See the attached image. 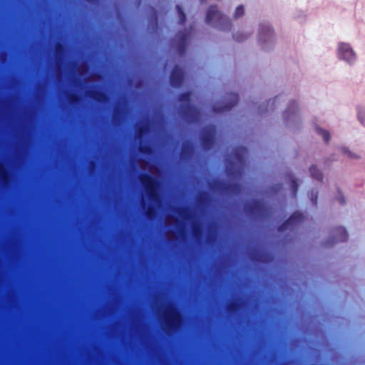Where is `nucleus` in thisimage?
<instances>
[{
	"instance_id": "nucleus-17",
	"label": "nucleus",
	"mask_w": 365,
	"mask_h": 365,
	"mask_svg": "<svg viewBox=\"0 0 365 365\" xmlns=\"http://www.w3.org/2000/svg\"><path fill=\"white\" fill-rule=\"evenodd\" d=\"M192 234L197 240H201L202 238L203 231L200 223L195 222L192 224Z\"/></svg>"
},
{
	"instance_id": "nucleus-7",
	"label": "nucleus",
	"mask_w": 365,
	"mask_h": 365,
	"mask_svg": "<svg viewBox=\"0 0 365 365\" xmlns=\"http://www.w3.org/2000/svg\"><path fill=\"white\" fill-rule=\"evenodd\" d=\"M215 128L213 126L205 127L202 130L201 143L205 150H209L214 144Z\"/></svg>"
},
{
	"instance_id": "nucleus-33",
	"label": "nucleus",
	"mask_w": 365,
	"mask_h": 365,
	"mask_svg": "<svg viewBox=\"0 0 365 365\" xmlns=\"http://www.w3.org/2000/svg\"><path fill=\"white\" fill-rule=\"evenodd\" d=\"M208 199V194L206 192H203L200 194L198 198V201L200 203H205Z\"/></svg>"
},
{
	"instance_id": "nucleus-25",
	"label": "nucleus",
	"mask_w": 365,
	"mask_h": 365,
	"mask_svg": "<svg viewBox=\"0 0 365 365\" xmlns=\"http://www.w3.org/2000/svg\"><path fill=\"white\" fill-rule=\"evenodd\" d=\"M241 304L239 302H232L227 306V310L231 313H235L240 310Z\"/></svg>"
},
{
	"instance_id": "nucleus-18",
	"label": "nucleus",
	"mask_w": 365,
	"mask_h": 365,
	"mask_svg": "<svg viewBox=\"0 0 365 365\" xmlns=\"http://www.w3.org/2000/svg\"><path fill=\"white\" fill-rule=\"evenodd\" d=\"M288 177L290 178V189H291V195L293 197H295L297 194L299 184L297 182V180L294 178L292 174H290L288 175Z\"/></svg>"
},
{
	"instance_id": "nucleus-26",
	"label": "nucleus",
	"mask_w": 365,
	"mask_h": 365,
	"mask_svg": "<svg viewBox=\"0 0 365 365\" xmlns=\"http://www.w3.org/2000/svg\"><path fill=\"white\" fill-rule=\"evenodd\" d=\"M357 116L361 123L365 126V108L362 107L357 108Z\"/></svg>"
},
{
	"instance_id": "nucleus-34",
	"label": "nucleus",
	"mask_w": 365,
	"mask_h": 365,
	"mask_svg": "<svg viewBox=\"0 0 365 365\" xmlns=\"http://www.w3.org/2000/svg\"><path fill=\"white\" fill-rule=\"evenodd\" d=\"M139 150L144 154H150L151 153V148L148 145H140Z\"/></svg>"
},
{
	"instance_id": "nucleus-19",
	"label": "nucleus",
	"mask_w": 365,
	"mask_h": 365,
	"mask_svg": "<svg viewBox=\"0 0 365 365\" xmlns=\"http://www.w3.org/2000/svg\"><path fill=\"white\" fill-rule=\"evenodd\" d=\"M309 172H310L311 176L313 178H314L319 181L322 180V179H323L322 173L319 169H318V168L316 165H312L309 168Z\"/></svg>"
},
{
	"instance_id": "nucleus-14",
	"label": "nucleus",
	"mask_w": 365,
	"mask_h": 365,
	"mask_svg": "<svg viewBox=\"0 0 365 365\" xmlns=\"http://www.w3.org/2000/svg\"><path fill=\"white\" fill-rule=\"evenodd\" d=\"M232 187H238L236 184H230V183H226L221 180H215L212 182V185H210V187L214 190H229Z\"/></svg>"
},
{
	"instance_id": "nucleus-35",
	"label": "nucleus",
	"mask_w": 365,
	"mask_h": 365,
	"mask_svg": "<svg viewBox=\"0 0 365 365\" xmlns=\"http://www.w3.org/2000/svg\"><path fill=\"white\" fill-rule=\"evenodd\" d=\"M342 150L344 153L347 154V155L351 158H359V156L357 155H354L351 153L347 148H342Z\"/></svg>"
},
{
	"instance_id": "nucleus-11",
	"label": "nucleus",
	"mask_w": 365,
	"mask_h": 365,
	"mask_svg": "<svg viewBox=\"0 0 365 365\" xmlns=\"http://www.w3.org/2000/svg\"><path fill=\"white\" fill-rule=\"evenodd\" d=\"M334 236L331 242H345L348 240L349 235L343 227H337L334 230Z\"/></svg>"
},
{
	"instance_id": "nucleus-31",
	"label": "nucleus",
	"mask_w": 365,
	"mask_h": 365,
	"mask_svg": "<svg viewBox=\"0 0 365 365\" xmlns=\"http://www.w3.org/2000/svg\"><path fill=\"white\" fill-rule=\"evenodd\" d=\"M233 38L238 42H242L247 38V36L244 34L237 33L233 35Z\"/></svg>"
},
{
	"instance_id": "nucleus-1",
	"label": "nucleus",
	"mask_w": 365,
	"mask_h": 365,
	"mask_svg": "<svg viewBox=\"0 0 365 365\" xmlns=\"http://www.w3.org/2000/svg\"><path fill=\"white\" fill-rule=\"evenodd\" d=\"M140 181L143 186L150 202L158 203L161 200L158 192L159 181L153 175L148 173H143L140 175Z\"/></svg>"
},
{
	"instance_id": "nucleus-27",
	"label": "nucleus",
	"mask_w": 365,
	"mask_h": 365,
	"mask_svg": "<svg viewBox=\"0 0 365 365\" xmlns=\"http://www.w3.org/2000/svg\"><path fill=\"white\" fill-rule=\"evenodd\" d=\"M245 14L244 6L242 5H239L233 14L234 19H239L242 17Z\"/></svg>"
},
{
	"instance_id": "nucleus-29",
	"label": "nucleus",
	"mask_w": 365,
	"mask_h": 365,
	"mask_svg": "<svg viewBox=\"0 0 365 365\" xmlns=\"http://www.w3.org/2000/svg\"><path fill=\"white\" fill-rule=\"evenodd\" d=\"M68 101H69L70 103L76 105V104H78L81 101V98L76 93H71L68 96Z\"/></svg>"
},
{
	"instance_id": "nucleus-10",
	"label": "nucleus",
	"mask_w": 365,
	"mask_h": 365,
	"mask_svg": "<svg viewBox=\"0 0 365 365\" xmlns=\"http://www.w3.org/2000/svg\"><path fill=\"white\" fill-rule=\"evenodd\" d=\"M264 210V207L263 203L258 200H255L253 202L245 206L246 212L252 216L261 215Z\"/></svg>"
},
{
	"instance_id": "nucleus-9",
	"label": "nucleus",
	"mask_w": 365,
	"mask_h": 365,
	"mask_svg": "<svg viewBox=\"0 0 365 365\" xmlns=\"http://www.w3.org/2000/svg\"><path fill=\"white\" fill-rule=\"evenodd\" d=\"M229 102L225 103L222 106L214 108L216 112H227L230 111L233 107H235L239 101V96L235 93H230L228 94Z\"/></svg>"
},
{
	"instance_id": "nucleus-38",
	"label": "nucleus",
	"mask_w": 365,
	"mask_h": 365,
	"mask_svg": "<svg viewBox=\"0 0 365 365\" xmlns=\"http://www.w3.org/2000/svg\"><path fill=\"white\" fill-rule=\"evenodd\" d=\"M312 201L313 205H317V193H315L314 195L312 194Z\"/></svg>"
},
{
	"instance_id": "nucleus-5",
	"label": "nucleus",
	"mask_w": 365,
	"mask_h": 365,
	"mask_svg": "<svg viewBox=\"0 0 365 365\" xmlns=\"http://www.w3.org/2000/svg\"><path fill=\"white\" fill-rule=\"evenodd\" d=\"M303 220L304 215L299 211H296L294 213H292L287 220H286L278 227V231L282 232L286 231L287 230H292L293 228L301 224L303 222Z\"/></svg>"
},
{
	"instance_id": "nucleus-20",
	"label": "nucleus",
	"mask_w": 365,
	"mask_h": 365,
	"mask_svg": "<svg viewBox=\"0 0 365 365\" xmlns=\"http://www.w3.org/2000/svg\"><path fill=\"white\" fill-rule=\"evenodd\" d=\"M66 47L65 45L61 42H58L56 45V53L57 58L60 60L62 56L65 54Z\"/></svg>"
},
{
	"instance_id": "nucleus-32",
	"label": "nucleus",
	"mask_w": 365,
	"mask_h": 365,
	"mask_svg": "<svg viewBox=\"0 0 365 365\" xmlns=\"http://www.w3.org/2000/svg\"><path fill=\"white\" fill-rule=\"evenodd\" d=\"M155 214V207L150 205L148 206L147 210H146V215L148 217L151 218L154 216Z\"/></svg>"
},
{
	"instance_id": "nucleus-4",
	"label": "nucleus",
	"mask_w": 365,
	"mask_h": 365,
	"mask_svg": "<svg viewBox=\"0 0 365 365\" xmlns=\"http://www.w3.org/2000/svg\"><path fill=\"white\" fill-rule=\"evenodd\" d=\"M205 21L207 24L216 22L220 24L222 22L227 21L231 26L230 21L227 16L222 14L218 9L217 6L211 5L208 7L205 16Z\"/></svg>"
},
{
	"instance_id": "nucleus-2",
	"label": "nucleus",
	"mask_w": 365,
	"mask_h": 365,
	"mask_svg": "<svg viewBox=\"0 0 365 365\" xmlns=\"http://www.w3.org/2000/svg\"><path fill=\"white\" fill-rule=\"evenodd\" d=\"M178 100L182 103L180 112L184 118L190 120L197 118L198 110L190 103L191 92L186 91L180 93Z\"/></svg>"
},
{
	"instance_id": "nucleus-22",
	"label": "nucleus",
	"mask_w": 365,
	"mask_h": 365,
	"mask_svg": "<svg viewBox=\"0 0 365 365\" xmlns=\"http://www.w3.org/2000/svg\"><path fill=\"white\" fill-rule=\"evenodd\" d=\"M316 130L317 132V133L320 135H322V137L323 138V139L324 140V141L328 143L330 140V138H331V135H330V133L328 130H324L321 128H319L317 127L316 128Z\"/></svg>"
},
{
	"instance_id": "nucleus-24",
	"label": "nucleus",
	"mask_w": 365,
	"mask_h": 365,
	"mask_svg": "<svg viewBox=\"0 0 365 365\" xmlns=\"http://www.w3.org/2000/svg\"><path fill=\"white\" fill-rule=\"evenodd\" d=\"M0 178L4 182H7L10 179V174L9 171L1 166H0Z\"/></svg>"
},
{
	"instance_id": "nucleus-39",
	"label": "nucleus",
	"mask_w": 365,
	"mask_h": 365,
	"mask_svg": "<svg viewBox=\"0 0 365 365\" xmlns=\"http://www.w3.org/2000/svg\"><path fill=\"white\" fill-rule=\"evenodd\" d=\"M84 1L88 3H91V4H93V3H95L97 1V0H84Z\"/></svg>"
},
{
	"instance_id": "nucleus-36",
	"label": "nucleus",
	"mask_w": 365,
	"mask_h": 365,
	"mask_svg": "<svg viewBox=\"0 0 365 365\" xmlns=\"http://www.w3.org/2000/svg\"><path fill=\"white\" fill-rule=\"evenodd\" d=\"M296 106H297V103H296V102L294 101H293L292 102L290 103L289 108H287L284 111V115H285L286 118H288V113L289 112L290 108L292 106L293 108H294Z\"/></svg>"
},
{
	"instance_id": "nucleus-23",
	"label": "nucleus",
	"mask_w": 365,
	"mask_h": 365,
	"mask_svg": "<svg viewBox=\"0 0 365 365\" xmlns=\"http://www.w3.org/2000/svg\"><path fill=\"white\" fill-rule=\"evenodd\" d=\"M273 29L267 25H261L259 28V35L263 36L267 34L269 36H272Z\"/></svg>"
},
{
	"instance_id": "nucleus-40",
	"label": "nucleus",
	"mask_w": 365,
	"mask_h": 365,
	"mask_svg": "<svg viewBox=\"0 0 365 365\" xmlns=\"http://www.w3.org/2000/svg\"><path fill=\"white\" fill-rule=\"evenodd\" d=\"M281 187H282V185H279V187L277 188V190H279L281 188Z\"/></svg>"
},
{
	"instance_id": "nucleus-13",
	"label": "nucleus",
	"mask_w": 365,
	"mask_h": 365,
	"mask_svg": "<svg viewBox=\"0 0 365 365\" xmlns=\"http://www.w3.org/2000/svg\"><path fill=\"white\" fill-rule=\"evenodd\" d=\"M194 152V145L193 143L187 140L182 143V149H181V155L184 159H189L192 157Z\"/></svg>"
},
{
	"instance_id": "nucleus-8",
	"label": "nucleus",
	"mask_w": 365,
	"mask_h": 365,
	"mask_svg": "<svg viewBox=\"0 0 365 365\" xmlns=\"http://www.w3.org/2000/svg\"><path fill=\"white\" fill-rule=\"evenodd\" d=\"M184 81V73L181 68L175 65L170 76V85L174 88H180Z\"/></svg>"
},
{
	"instance_id": "nucleus-21",
	"label": "nucleus",
	"mask_w": 365,
	"mask_h": 365,
	"mask_svg": "<svg viewBox=\"0 0 365 365\" xmlns=\"http://www.w3.org/2000/svg\"><path fill=\"white\" fill-rule=\"evenodd\" d=\"M148 132V126L145 124L140 125L136 128V136L138 138H142Z\"/></svg>"
},
{
	"instance_id": "nucleus-28",
	"label": "nucleus",
	"mask_w": 365,
	"mask_h": 365,
	"mask_svg": "<svg viewBox=\"0 0 365 365\" xmlns=\"http://www.w3.org/2000/svg\"><path fill=\"white\" fill-rule=\"evenodd\" d=\"M176 9H177V10L178 11V14H179V21H180V24H184L185 21H186V15L184 13L183 10H182V9L181 8L180 6L177 5Z\"/></svg>"
},
{
	"instance_id": "nucleus-6",
	"label": "nucleus",
	"mask_w": 365,
	"mask_h": 365,
	"mask_svg": "<svg viewBox=\"0 0 365 365\" xmlns=\"http://www.w3.org/2000/svg\"><path fill=\"white\" fill-rule=\"evenodd\" d=\"M164 319L168 328L175 329L181 322V315L175 307H170L165 313Z\"/></svg>"
},
{
	"instance_id": "nucleus-41",
	"label": "nucleus",
	"mask_w": 365,
	"mask_h": 365,
	"mask_svg": "<svg viewBox=\"0 0 365 365\" xmlns=\"http://www.w3.org/2000/svg\"><path fill=\"white\" fill-rule=\"evenodd\" d=\"M205 0H201V1H205Z\"/></svg>"
},
{
	"instance_id": "nucleus-15",
	"label": "nucleus",
	"mask_w": 365,
	"mask_h": 365,
	"mask_svg": "<svg viewBox=\"0 0 365 365\" xmlns=\"http://www.w3.org/2000/svg\"><path fill=\"white\" fill-rule=\"evenodd\" d=\"M88 95L93 100L96 101L99 103L105 102L108 99V96L106 93L98 91V90H92L90 91Z\"/></svg>"
},
{
	"instance_id": "nucleus-16",
	"label": "nucleus",
	"mask_w": 365,
	"mask_h": 365,
	"mask_svg": "<svg viewBox=\"0 0 365 365\" xmlns=\"http://www.w3.org/2000/svg\"><path fill=\"white\" fill-rule=\"evenodd\" d=\"M187 41V35L182 33L179 36V42L178 43V50L180 54L184 55L186 52V44Z\"/></svg>"
},
{
	"instance_id": "nucleus-37",
	"label": "nucleus",
	"mask_w": 365,
	"mask_h": 365,
	"mask_svg": "<svg viewBox=\"0 0 365 365\" xmlns=\"http://www.w3.org/2000/svg\"><path fill=\"white\" fill-rule=\"evenodd\" d=\"M123 113V110L122 108H117L115 110V118H117L118 116H120L122 115Z\"/></svg>"
},
{
	"instance_id": "nucleus-12",
	"label": "nucleus",
	"mask_w": 365,
	"mask_h": 365,
	"mask_svg": "<svg viewBox=\"0 0 365 365\" xmlns=\"http://www.w3.org/2000/svg\"><path fill=\"white\" fill-rule=\"evenodd\" d=\"M233 158L240 165H243L245 162V156L247 154V149L245 147H237L233 150Z\"/></svg>"
},
{
	"instance_id": "nucleus-30",
	"label": "nucleus",
	"mask_w": 365,
	"mask_h": 365,
	"mask_svg": "<svg viewBox=\"0 0 365 365\" xmlns=\"http://www.w3.org/2000/svg\"><path fill=\"white\" fill-rule=\"evenodd\" d=\"M189 209L187 207H180L178 210L179 215L185 219H190Z\"/></svg>"
},
{
	"instance_id": "nucleus-3",
	"label": "nucleus",
	"mask_w": 365,
	"mask_h": 365,
	"mask_svg": "<svg viewBox=\"0 0 365 365\" xmlns=\"http://www.w3.org/2000/svg\"><path fill=\"white\" fill-rule=\"evenodd\" d=\"M338 57L350 65H352L356 59L355 52L349 43L341 42L338 45Z\"/></svg>"
}]
</instances>
